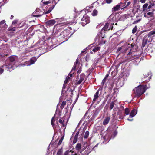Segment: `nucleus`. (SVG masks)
Returning <instances> with one entry per match:
<instances>
[{
    "instance_id": "nucleus-1",
    "label": "nucleus",
    "mask_w": 155,
    "mask_h": 155,
    "mask_svg": "<svg viewBox=\"0 0 155 155\" xmlns=\"http://www.w3.org/2000/svg\"><path fill=\"white\" fill-rule=\"evenodd\" d=\"M137 46L136 42H133L130 45L129 43H126L124 45L118 48L117 53L126 54L127 55V61H130L134 58V56L135 55L134 53L137 51Z\"/></svg>"
},
{
    "instance_id": "nucleus-2",
    "label": "nucleus",
    "mask_w": 155,
    "mask_h": 155,
    "mask_svg": "<svg viewBox=\"0 0 155 155\" xmlns=\"http://www.w3.org/2000/svg\"><path fill=\"white\" fill-rule=\"evenodd\" d=\"M77 25L75 24L73 26V31H70L68 30H64L62 31L59 35L58 36V39L59 41L64 42L68 39L75 31L79 28L78 27L76 28Z\"/></svg>"
},
{
    "instance_id": "nucleus-3",
    "label": "nucleus",
    "mask_w": 155,
    "mask_h": 155,
    "mask_svg": "<svg viewBox=\"0 0 155 155\" xmlns=\"http://www.w3.org/2000/svg\"><path fill=\"white\" fill-rule=\"evenodd\" d=\"M15 62V57L13 56H10L5 61V65H3L2 67L7 71H11L14 70Z\"/></svg>"
},
{
    "instance_id": "nucleus-4",
    "label": "nucleus",
    "mask_w": 155,
    "mask_h": 155,
    "mask_svg": "<svg viewBox=\"0 0 155 155\" xmlns=\"http://www.w3.org/2000/svg\"><path fill=\"white\" fill-rule=\"evenodd\" d=\"M146 87V85H139L134 89L135 96L137 98L140 97L145 92Z\"/></svg>"
},
{
    "instance_id": "nucleus-5",
    "label": "nucleus",
    "mask_w": 155,
    "mask_h": 155,
    "mask_svg": "<svg viewBox=\"0 0 155 155\" xmlns=\"http://www.w3.org/2000/svg\"><path fill=\"white\" fill-rule=\"evenodd\" d=\"M105 37L104 36V35L102 36L101 35H98L96 37V40H97L99 42V44H103L105 43L106 41L105 39H104V38Z\"/></svg>"
},
{
    "instance_id": "nucleus-6",
    "label": "nucleus",
    "mask_w": 155,
    "mask_h": 155,
    "mask_svg": "<svg viewBox=\"0 0 155 155\" xmlns=\"http://www.w3.org/2000/svg\"><path fill=\"white\" fill-rule=\"evenodd\" d=\"M144 17L147 18L149 20H151L154 18V13L152 12H150L145 13Z\"/></svg>"
},
{
    "instance_id": "nucleus-7",
    "label": "nucleus",
    "mask_w": 155,
    "mask_h": 155,
    "mask_svg": "<svg viewBox=\"0 0 155 155\" xmlns=\"http://www.w3.org/2000/svg\"><path fill=\"white\" fill-rule=\"evenodd\" d=\"M56 23V21L54 20H50L45 22L47 27H50L53 26Z\"/></svg>"
},
{
    "instance_id": "nucleus-8",
    "label": "nucleus",
    "mask_w": 155,
    "mask_h": 155,
    "mask_svg": "<svg viewBox=\"0 0 155 155\" xmlns=\"http://www.w3.org/2000/svg\"><path fill=\"white\" fill-rule=\"evenodd\" d=\"M56 1L55 0H52V3L53 4L51 6L50 8H49V10L46 11L45 13V14H48L49 13H50L52 10L54 8L55 5L56 3Z\"/></svg>"
},
{
    "instance_id": "nucleus-9",
    "label": "nucleus",
    "mask_w": 155,
    "mask_h": 155,
    "mask_svg": "<svg viewBox=\"0 0 155 155\" xmlns=\"http://www.w3.org/2000/svg\"><path fill=\"white\" fill-rule=\"evenodd\" d=\"M85 75L84 73H82L80 75V79L77 83L78 84H80L84 80L85 77Z\"/></svg>"
},
{
    "instance_id": "nucleus-10",
    "label": "nucleus",
    "mask_w": 155,
    "mask_h": 155,
    "mask_svg": "<svg viewBox=\"0 0 155 155\" xmlns=\"http://www.w3.org/2000/svg\"><path fill=\"white\" fill-rule=\"evenodd\" d=\"M110 119V117L107 116L103 120V124L104 125H105L107 124Z\"/></svg>"
},
{
    "instance_id": "nucleus-11",
    "label": "nucleus",
    "mask_w": 155,
    "mask_h": 155,
    "mask_svg": "<svg viewBox=\"0 0 155 155\" xmlns=\"http://www.w3.org/2000/svg\"><path fill=\"white\" fill-rule=\"evenodd\" d=\"M80 64V63L79 62L78 59L77 58L76 61L75 62L73 66V67L72 68V69L71 71L70 72V73L72 72L73 70H75L77 69V65H79Z\"/></svg>"
},
{
    "instance_id": "nucleus-12",
    "label": "nucleus",
    "mask_w": 155,
    "mask_h": 155,
    "mask_svg": "<svg viewBox=\"0 0 155 155\" xmlns=\"http://www.w3.org/2000/svg\"><path fill=\"white\" fill-rule=\"evenodd\" d=\"M99 91H97L95 93L94 96V98L93 99L92 102L93 104L96 101L97 99L99 97Z\"/></svg>"
},
{
    "instance_id": "nucleus-13",
    "label": "nucleus",
    "mask_w": 155,
    "mask_h": 155,
    "mask_svg": "<svg viewBox=\"0 0 155 155\" xmlns=\"http://www.w3.org/2000/svg\"><path fill=\"white\" fill-rule=\"evenodd\" d=\"M88 147V143L87 142H84L83 144L81 150L80 151V153H82V152L85 150Z\"/></svg>"
},
{
    "instance_id": "nucleus-14",
    "label": "nucleus",
    "mask_w": 155,
    "mask_h": 155,
    "mask_svg": "<svg viewBox=\"0 0 155 155\" xmlns=\"http://www.w3.org/2000/svg\"><path fill=\"white\" fill-rule=\"evenodd\" d=\"M99 110H97L93 114L91 118L89 120V122L93 120L95 118V116H96L99 112Z\"/></svg>"
},
{
    "instance_id": "nucleus-15",
    "label": "nucleus",
    "mask_w": 155,
    "mask_h": 155,
    "mask_svg": "<svg viewBox=\"0 0 155 155\" xmlns=\"http://www.w3.org/2000/svg\"><path fill=\"white\" fill-rule=\"evenodd\" d=\"M148 42V39L147 38H145L142 41L141 48L143 49L147 44Z\"/></svg>"
},
{
    "instance_id": "nucleus-16",
    "label": "nucleus",
    "mask_w": 155,
    "mask_h": 155,
    "mask_svg": "<svg viewBox=\"0 0 155 155\" xmlns=\"http://www.w3.org/2000/svg\"><path fill=\"white\" fill-rule=\"evenodd\" d=\"M120 9V6H119V5L118 4L112 8V12H114L118 11Z\"/></svg>"
},
{
    "instance_id": "nucleus-17",
    "label": "nucleus",
    "mask_w": 155,
    "mask_h": 155,
    "mask_svg": "<svg viewBox=\"0 0 155 155\" xmlns=\"http://www.w3.org/2000/svg\"><path fill=\"white\" fill-rule=\"evenodd\" d=\"M58 122H59L60 124L61 125L62 127L64 128L65 127H66V125H65L64 123V120H62L61 119H60L58 121L56 122V124H58Z\"/></svg>"
},
{
    "instance_id": "nucleus-18",
    "label": "nucleus",
    "mask_w": 155,
    "mask_h": 155,
    "mask_svg": "<svg viewBox=\"0 0 155 155\" xmlns=\"http://www.w3.org/2000/svg\"><path fill=\"white\" fill-rule=\"evenodd\" d=\"M79 133V131L77 132V133H76V134L75 135L74 137V140L73 142V143L75 144L77 142V139L78 138V136Z\"/></svg>"
},
{
    "instance_id": "nucleus-19",
    "label": "nucleus",
    "mask_w": 155,
    "mask_h": 155,
    "mask_svg": "<svg viewBox=\"0 0 155 155\" xmlns=\"http://www.w3.org/2000/svg\"><path fill=\"white\" fill-rule=\"evenodd\" d=\"M136 113L137 111H136V110L135 109H133L131 111L130 114V116L131 117H133L135 116Z\"/></svg>"
},
{
    "instance_id": "nucleus-20",
    "label": "nucleus",
    "mask_w": 155,
    "mask_h": 155,
    "mask_svg": "<svg viewBox=\"0 0 155 155\" xmlns=\"http://www.w3.org/2000/svg\"><path fill=\"white\" fill-rule=\"evenodd\" d=\"M80 24H81L82 26H84L87 24V23L86 21L84 20V18L83 17L80 22Z\"/></svg>"
},
{
    "instance_id": "nucleus-21",
    "label": "nucleus",
    "mask_w": 155,
    "mask_h": 155,
    "mask_svg": "<svg viewBox=\"0 0 155 155\" xmlns=\"http://www.w3.org/2000/svg\"><path fill=\"white\" fill-rule=\"evenodd\" d=\"M109 25L110 24L109 23H107L105 24L103 28V29H104L107 31H108L110 29V28L108 29V27L109 26Z\"/></svg>"
},
{
    "instance_id": "nucleus-22",
    "label": "nucleus",
    "mask_w": 155,
    "mask_h": 155,
    "mask_svg": "<svg viewBox=\"0 0 155 155\" xmlns=\"http://www.w3.org/2000/svg\"><path fill=\"white\" fill-rule=\"evenodd\" d=\"M83 18H84V20L86 21L87 23L90 22V18L87 15H85L83 16Z\"/></svg>"
},
{
    "instance_id": "nucleus-23",
    "label": "nucleus",
    "mask_w": 155,
    "mask_h": 155,
    "mask_svg": "<svg viewBox=\"0 0 155 155\" xmlns=\"http://www.w3.org/2000/svg\"><path fill=\"white\" fill-rule=\"evenodd\" d=\"M37 58L35 57H33L32 58H31L30 61V63L31 64H34L35 61H36Z\"/></svg>"
},
{
    "instance_id": "nucleus-24",
    "label": "nucleus",
    "mask_w": 155,
    "mask_h": 155,
    "mask_svg": "<svg viewBox=\"0 0 155 155\" xmlns=\"http://www.w3.org/2000/svg\"><path fill=\"white\" fill-rule=\"evenodd\" d=\"M81 145L80 143H78L77 145L75 147L76 149L79 151V150L81 149Z\"/></svg>"
},
{
    "instance_id": "nucleus-25",
    "label": "nucleus",
    "mask_w": 155,
    "mask_h": 155,
    "mask_svg": "<svg viewBox=\"0 0 155 155\" xmlns=\"http://www.w3.org/2000/svg\"><path fill=\"white\" fill-rule=\"evenodd\" d=\"M50 1V0H42L41 2L44 5H47L51 3Z\"/></svg>"
},
{
    "instance_id": "nucleus-26",
    "label": "nucleus",
    "mask_w": 155,
    "mask_h": 155,
    "mask_svg": "<svg viewBox=\"0 0 155 155\" xmlns=\"http://www.w3.org/2000/svg\"><path fill=\"white\" fill-rule=\"evenodd\" d=\"M107 31L104 29H103V28H102L100 32V34L101 35H102V36H103V35H105V32Z\"/></svg>"
},
{
    "instance_id": "nucleus-27",
    "label": "nucleus",
    "mask_w": 155,
    "mask_h": 155,
    "mask_svg": "<svg viewBox=\"0 0 155 155\" xmlns=\"http://www.w3.org/2000/svg\"><path fill=\"white\" fill-rule=\"evenodd\" d=\"M126 2H121L118 3L119 5V6H120V8L122 10V8H124V7H125V3H126Z\"/></svg>"
},
{
    "instance_id": "nucleus-28",
    "label": "nucleus",
    "mask_w": 155,
    "mask_h": 155,
    "mask_svg": "<svg viewBox=\"0 0 155 155\" xmlns=\"http://www.w3.org/2000/svg\"><path fill=\"white\" fill-rule=\"evenodd\" d=\"M55 117V116L54 115L52 117V118H51V124L53 127H54V126L55 125V123H54Z\"/></svg>"
},
{
    "instance_id": "nucleus-29",
    "label": "nucleus",
    "mask_w": 155,
    "mask_h": 155,
    "mask_svg": "<svg viewBox=\"0 0 155 155\" xmlns=\"http://www.w3.org/2000/svg\"><path fill=\"white\" fill-rule=\"evenodd\" d=\"M97 11L96 9H94L92 13H91V14L93 16H95L97 15Z\"/></svg>"
},
{
    "instance_id": "nucleus-30",
    "label": "nucleus",
    "mask_w": 155,
    "mask_h": 155,
    "mask_svg": "<svg viewBox=\"0 0 155 155\" xmlns=\"http://www.w3.org/2000/svg\"><path fill=\"white\" fill-rule=\"evenodd\" d=\"M100 49V47L98 46L95 47L93 49L92 51L94 52H97V51L99 50Z\"/></svg>"
},
{
    "instance_id": "nucleus-31",
    "label": "nucleus",
    "mask_w": 155,
    "mask_h": 155,
    "mask_svg": "<svg viewBox=\"0 0 155 155\" xmlns=\"http://www.w3.org/2000/svg\"><path fill=\"white\" fill-rule=\"evenodd\" d=\"M131 2H127V4H126V3H125V7H124V8H122V10H124V9H126L130 5L131 3Z\"/></svg>"
},
{
    "instance_id": "nucleus-32",
    "label": "nucleus",
    "mask_w": 155,
    "mask_h": 155,
    "mask_svg": "<svg viewBox=\"0 0 155 155\" xmlns=\"http://www.w3.org/2000/svg\"><path fill=\"white\" fill-rule=\"evenodd\" d=\"M154 34H155V31H151L148 34V36L149 37H151Z\"/></svg>"
},
{
    "instance_id": "nucleus-33",
    "label": "nucleus",
    "mask_w": 155,
    "mask_h": 155,
    "mask_svg": "<svg viewBox=\"0 0 155 155\" xmlns=\"http://www.w3.org/2000/svg\"><path fill=\"white\" fill-rule=\"evenodd\" d=\"M130 112L129 109L128 108H126L124 111V113L126 115H128L129 114Z\"/></svg>"
},
{
    "instance_id": "nucleus-34",
    "label": "nucleus",
    "mask_w": 155,
    "mask_h": 155,
    "mask_svg": "<svg viewBox=\"0 0 155 155\" xmlns=\"http://www.w3.org/2000/svg\"><path fill=\"white\" fill-rule=\"evenodd\" d=\"M91 149H90V147L89 148V147L87 149V150H86L85 151V155H88L91 152Z\"/></svg>"
},
{
    "instance_id": "nucleus-35",
    "label": "nucleus",
    "mask_w": 155,
    "mask_h": 155,
    "mask_svg": "<svg viewBox=\"0 0 155 155\" xmlns=\"http://www.w3.org/2000/svg\"><path fill=\"white\" fill-rule=\"evenodd\" d=\"M66 105V102L65 101H63L61 105L60 106L61 109H62L64 107V106Z\"/></svg>"
},
{
    "instance_id": "nucleus-36",
    "label": "nucleus",
    "mask_w": 155,
    "mask_h": 155,
    "mask_svg": "<svg viewBox=\"0 0 155 155\" xmlns=\"http://www.w3.org/2000/svg\"><path fill=\"white\" fill-rule=\"evenodd\" d=\"M89 132L88 131H87L85 133L84 138L85 139H87L89 135Z\"/></svg>"
},
{
    "instance_id": "nucleus-37",
    "label": "nucleus",
    "mask_w": 155,
    "mask_h": 155,
    "mask_svg": "<svg viewBox=\"0 0 155 155\" xmlns=\"http://www.w3.org/2000/svg\"><path fill=\"white\" fill-rule=\"evenodd\" d=\"M154 5V4L153 3H152L150 5H149L148 6L147 8L148 9H150L152 11L153 9H152V7H153Z\"/></svg>"
},
{
    "instance_id": "nucleus-38",
    "label": "nucleus",
    "mask_w": 155,
    "mask_h": 155,
    "mask_svg": "<svg viewBox=\"0 0 155 155\" xmlns=\"http://www.w3.org/2000/svg\"><path fill=\"white\" fill-rule=\"evenodd\" d=\"M62 149H60L57 152V155H61L62 153Z\"/></svg>"
},
{
    "instance_id": "nucleus-39",
    "label": "nucleus",
    "mask_w": 155,
    "mask_h": 155,
    "mask_svg": "<svg viewBox=\"0 0 155 155\" xmlns=\"http://www.w3.org/2000/svg\"><path fill=\"white\" fill-rule=\"evenodd\" d=\"M64 135L63 136H62L61 137V139H60V140H59V142H58V145H59L61 144V143L64 139Z\"/></svg>"
},
{
    "instance_id": "nucleus-40",
    "label": "nucleus",
    "mask_w": 155,
    "mask_h": 155,
    "mask_svg": "<svg viewBox=\"0 0 155 155\" xmlns=\"http://www.w3.org/2000/svg\"><path fill=\"white\" fill-rule=\"evenodd\" d=\"M151 10L150 9H148L147 8L145 9H143L142 12L144 14L145 13H146L147 12H149V11H150Z\"/></svg>"
},
{
    "instance_id": "nucleus-41",
    "label": "nucleus",
    "mask_w": 155,
    "mask_h": 155,
    "mask_svg": "<svg viewBox=\"0 0 155 155\" xmlns=\"http://www.w3.org/2000/svg\"><path fill=\"white\" fill-rule=\"evenodd\" d=\"M114 102H112L110 104V110L112 109L114 107Z\"/></svg>"
},
{
    "instance_id": "nucleus-42",
    "label": "nucleus",
    "mask_w": 155,
    "mask_h": 155,
    "mask_svg": "<svg viewBox=\"0 0 155 155\" xmlns=\"http://www.w3.org/2000/svg\"><path fill=\"white\" fill-rule=\"evenodd\" d=\"M92 7H91L87 9V7L86 9H87V11L86 12L87 13L89 12H91V11L92 10Z\"/></svg>"
},
{
    "instance_id": "nucleus-43",
    "label": "nucleus",
    "mask_w": 155,
    "mask_h": 155,
    "mask_svg": "<svg viewBox=\"0 0 155 155\" xmlns=\"http://www.w3.org/2000/svg\"><path fill=\"white\" fill-rule=\"evenodd\" d=\"M15 27L12 28H8V30L9 31H12V32L14 31L15 30Z\"/></svg>"
},
{
    "instance_id": "nucleus-44",
    "label": "nucleus",
    "mask_w": 155,
    "mask_h": 155,
    "mask_svg": "<svg viewBox=\"0 0 155 155\" xmlns=\"http://www.w3.org/2000/svg\"><path fill=\"white\" fill-rule=\"evenodd\" d=\"M148 6V4L147 3L145 4L143 6V9H145L147 8Z\"/></svg>"
},
{
    "instance_id": "nucleus-45",
    "label": "nucleus",
    "mask_w": 155,
    "mask_h": 155,
    "mask_svg": "<svg viewBox=\"0 0 155 155\" xmlns=\"http://www.w3.org/2000/svg\"><path fill=\"white\" fill-rule=\"evenodd\" d=\"M137 29V28L136 26L134 28H133L132 29V33L133 34H134L136 31Z\"/></svg>"
},
{
    "instance_id": "nucleus-46",
    "label": "nucleus",
    "mask_w": 155,
    "mask_h": 155,
    "mask_svg": "<svg viewBox=\"0 0 155 155\" xmlns=\"http://www.w3.org/2000/svg\"><path fill=\"white\" fill-rule=\"evenodd\" d=\"M18 21V20H15L12 21V23L13 25H15L17 24Z\"/></svg>"
},
{
    "instance_id": "nucleus-47",
    "label": "nucleus",
    "mask_w": 155,
    "mask_h": 155,
    "mask_svg": "<svg viewBox=\"0 0 155 155\" xmlns=\"http://www.w3.org/2000/svg\"><path fill=\"white\" fill-rule=\"evenodd\" d=\"M34 12H34L33 13V14H34ZM32 15L33 17H40L41 16H42V15H37L33 14Z\"/></svg>"
},
{
    "instance_id": "nucleus-48",
    "label": "nucleus",
    "mask_w": 155,
    "mask_h": 155,
    "mask_svg": "<svg viewBox=\"0 0 155 155\" xmlns=\"http://www.w3.org/2000/svg\"><path fill=\"white\" fill-rule=\"evenodd\" d=\"M113 0H105L106 3L107 4H110L112 2Z\"/></svg>"
},
{
    "instance_id": "nucleus-49",
    "label": "nucleus",
    "mask_w": 155,
    "mask_h": 155,
    "mask_svg": "<svg viewBox=\"0 0 155 155\" xmlns=\"http://www.w3.org/2000/svg\"><path fill=\"white\" fill-rule=\"evenodd\" d=\"M68 80H67L66 79V80H65V81L64 82V86H63V88H65V87H64V85L66 84H67L68 83Z\"/></svg>"
},
{
    "instance_id": "nucleus-50",
    "label": "nucleus",
    "mask_w": 155,
    "mask_h": 155,
    "mask_svg": "<svg viewBox=\"0 0 155 155\" xmlns=\"http://www.w3.org/2000/svg\"><path fill=\"white\" fill-rule=\"evenodd\" d=\"M5 20H2V21H1L0 22V25H2L3 24L5 23Z\"/></svg>"
},
{
    "instance_id": "nucleus-51",
    "label": "nucleus",
    "mask_w": 155,
    "mask_h": 155,
    "mask_svg": "<svg viewBox=\"0 0 155 155\" xmlns=\"http://www.w3.org/2000/svg\"><path fill=\"white\" fill-rule=\"evenodd\" d=\"M106 81V80L105 79V78H104L102 81L101 84L102 85V86H103L105 82Z\"/></svg>"
},
{
    "instance_id": "nucleus-52",
    "label": "nucleus",
    "mask_w": 155,
    "mask_h": 155,
    "mask_svg": "<svg viewBox=\"0 0 155 155\" xmlns=\"http://www.w3.org/2000/svg\"><path fill=\"white\" fill-rule=\"evenodd\" d=\"M64 155H70L69 154V151H66L64 153Z\"/></svg>"
},
{
    "instance_id": "nucleus-53",
    "label": "nucleus",
    "mask_w": 155,
    "mask_h": 155,
    "mask_svg": "<svg viewBox=\"0 0 155 155\" xmlns=\"http://www.w3.org/2000/svg\"><path fill=\"white\" fill-rule=\"evenodd\" d=\"M4 70L1 68H0V74H2L4 71Z\"/></svg>"
},
{
    "instance_id": "nucleus-54",
    "label": "nucleus",
    "mask_w": 155,
    "mask_h": 155,
    "mask_svg": "<svg viewBox=\"0 0 155 155\" xmlns=\"http://www.w3.org/2000/svg\"><path fill=\"white\" fill-rule=\"evenodd\" d=\"M72 28L70 27H68V29H66L65 30H68L69 31H70L71 30H72Z\"/></svg>"
},
{
    "instance_id": "nucleus-55",
    "label": "nucleus",
    "mask_w": 155,
    "mask_h": 155,
    "mask_svg": "<svg viewBox=\"0 0 155 155\" xmlns=\"http://www.w3.org/2000/svg\"><path fill=\"white\" fill-rule=\"evenodd\" d=\"M114 24L113 23V24H111L110 25V29L111 30H112L113 29V25H114Z\"/></svg>"
},
{
    "instance_id": "nucleus-56",
    "label": "nucleus",
    "mask_w": 155,
    "mask_h": 155,
    "mask_svg": "<svg viewBox=\"0 0 155 155\" xmlns=\"http://www.w3.org/2000/svg\"><path fill=\"white\" fill-rule=\"evenodd\" d=\"M117 132L116 130H115L114 132V134H113L114 136H116L117 135Z\"/></svg>"
},
{
    "instance_id": "nucleus-57",
    "label": "nucleus",
    "mask_w": 155,
    "mask_h": 155,
    "mask_svg": "<svg viewBox=\"0 0 155 155\" xmlns=\"http://www.w3.org/2000/svg\"><path fill=\"white\" fill-rule=\"evenodd\" d=\"M109 95H107V96H106V98H105L104 99V101H106L107 100V98H108V97H109Z\"/></svg>"
},
{
    "instance_id": "nucleus-58",
    "label": "nucleus",
    "mask_w": 155,
    "mask_h": 155,
    "mask_svg": "<svg viewBox=\"0 0 155 155\" xmlns=\"http://www.w3.org/2000/svg\"><path fill=\"white\" fill-rule=\"evenodd\" d=\"M71 79V78L70 77H68L67 78H66V79L68 81L70 80V79Z\"/></svg>"
},
{
    "instance_id": "nucleus-59",
    "label": "nucleus",
    "mask_w": 155,
    "mask_h": 155,
    "mask_svg": "<svg viewBox=\"0 0 155 155\" xmlns=\"http://www.w3.org/2000/svg\"><path fill=\"white\" fill-rule=\"evenodd\" d=\"M146 0H140V2H141L142 3H144Z\"/></svg>"
},
{
    "instance_id": "nucleus-60",
    "label": "nucleus",
    "mask_w": 155,
    "mask_h": 155,
    "mask_svg": "<svg viewBox=\"0 0 155 155\" xmlns=\"http://www.w3.org/2000/svg\"><path fill=\"white\" fill-rule=\"evenodd\" d=\"M103 89V86L101 87H100L97 91H99L100 90H102Z\"/></svg>"
},
{
    "instance_id": "nucleus-61",
    "label": "nucleus",
    "mask_w": 155,
    "mask_h": 155,
    "mask_svg": "<svg viewBox=\"0 0 155 155\" xmlns=\"http://www.w3.org/2000/svg\"><path fill=\"white\" fill-rule=\"evenodd\" d=\"M108 76H109V75H108V74H107L106 75V76H105V78H105V79H106H106H107V77H108Z\"/></svg>"
},
{
    "instance_id": "nucleus-62",
    "label": "nucleus",
    "mask_w": 155,
    "mask_h": 155,
    "mask_svg": "<svg viewBox=\"0 0 155 155\" xmlns=\"http://www.w3.org/2000/svg\"><path fill=\"white\" fill-rule=\"evenodd\" d=\"M98 145V144H96V145H95L93 148H92V149L91 150H93L94 149V148L97 146Z\"/></svg>"
},
{
    "instance_id": "nucleus-63",
    "label": "nucleus",
    "mask_w": 155,
    "mask_h": 155,
    "mask_svg": "<svg viewBox=\"0 0 155 155\" xmlns=\"http://www.w3.org/2000/svg\"><path fill=\"white\" fill-rule=\"evenodd\" d=\"M127 120H128V121H132L133 120V119H129V118H127Z\"/></svg>"
},
{
    "instance_id": "nucleus-64",
    "label": "nucleus",
    "mask_w": 155,
    "mask_h": 155,
    "mask_svg": "<svg viewBox=\"0 0 155 155\" xmlns=\"http://www.w3.org/2000/svg\"><path fill=\"white\" fill-rule=\"evenodd\" d=\"M151 78L150 76H149L148 77V79L149 81H150Z\"/></svg>"
}]
</instances>
